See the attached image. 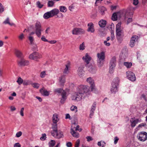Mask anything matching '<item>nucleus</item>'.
Instances as JSON below:
<instances>
[{
	"mask_svg": "<svg viewBox=\"0 0 147 147\" xmlns=\"http://www.w3.org/2000/svg\"><path fill=\"white\" fill-rule=\"evenodd\" d=\"M87 82L90 84V85L94 83V80L90 77L88 78L87 79Z\"/></svg>",
	"mask_w": 147,
	"mask_h": 147,
	"instance_id": "39",
	"label": "nucleus"
},
{
	"mask_svg": "<svg viewBox=\"0 0 147 147\" xmlns=\"http://www.w3.org/2000/svg\"><path fill=\"white\" fill-rule=\"evenodd\" d=\"M138 36L136 35L133 36L132 37L129 44L130 46L131 47H133L134 46L135 42L138 40Z\"/></svg>",
	"mask_w": 147,
	"mask_h": 147,
	"instance_id": "15",
	"label": "nucleus"
},
{
	"mask_svg": "<svg viewBox=\"0 0 147 147\" xmlns=\"http://www.w3.org/2000/svg\"><path fill=\"white\" fill-rule=\"evenodd\" d=\"M135 8L132 6H130L127 9V11H128L129 10H130L132 11H134L135 10Z\"/></svg>",
	"mask_w": 147,
	"mask_h": 147,
	"instance_id": "64",
	"label": "nucleus"
},
{
	"mask_svg": "<svg viewBox=\"0 0 147 147\" xmlns=\"http://www.w3.org/2000/svg\"><path fill=\"white\" fill-rule=\"evenodd\" d=\"M40 92L42 95L44 96H48L49 94V92L43 88L40 90Z\"/></svg>",
	"mask_w": 147,
	"mask_h": 147,
	"instance_id": "20",
	"label": "nucleus"
},
{
	"mask_svg": "<svg viewBox=\"0 0 147 147\" xmlns=\"http://www.w3.org/2000/svg\"><path fill=\"white\" fill-rule=\"evenodd\" d=\"M75 125V123H74L72 125L71 129V133L74 137L77 138L79 137V134L78 133L76 132L74 129L75 127V126L74 125Z\"/></svg>",
	"mask_w": 147,
	"mask_h": 147,
	"instance_id": "16",
	"label": "nucleus"
},
{
	"mask_svg": "<svg viewBox=\"0 0 147 147\" xmlns=\"http://www.w3.org/2000/svg\"><path fill=\"white\" fill-rule=\"evenodd\" d=\"M52 17L55 16H57V17L58 18H63V15L61 13H60V16H57V15L59 13V11L58 9L55 8L50 11Z\"/></svg>",
	"mask_w": 147,
	"mask_h": 147,
	"instance_id": "10",
	"label": "nucleus"
},
{
	"mask_svg": "<svg viewBox=\"0 0 147 147\" xmlns=\"http://www.w3.org/2000/svg\"><path fill=\"white\" fill-rule=\"evenodd\" d=\"M90 87L92 91H95L96 90V88L94 83L91 84Z\"/></svg>",
	"mask_w": 147,
	"mask_h": 147,
	"instance_id": "48",
	"label": "nucleus"
},
{
	"mask_svg": "<svg viewBox=\"0 0 147 147\" xmlns=\"http://www.w3.org/2000/svg\"><path fill=\"white\" fill-rule=\"evenodd\" d=\"M41 40L44 42H48V40L46 39L45 36H42L41 38Z\"/></svg>",
	"mask_w": 147,
	"mask_h": 147,
	"instance_id": "63",
	"label": "nucleus"
},
{
	"mask_svg": "<svg viewBox=\"0 0 147 147\" xmlns=\"http://www.w3.org/2000/svg\"><path fill=\"white\" fill-rule=\"evenodd\" d=\"M52 119L53 123L55 124H56L59 120V115L57 113L53 115Z\"/></svg>",
	"mask_w": 147,
	"mask_h": 147,
	"instance_id": "19",
	"label": "nucleus"
},
{
	"mask_svg": "<svg viewBox=\"0 0 147 147\" xmlns=\"http://www.w3.org/2000/svg\"><path fill=\"white\" fill-rule=\"evenodd\" d=\"M146 124L145 123H142L139 124L138 126V128H142V127L146 126Z\"/></svg>",
	"mask_w": 147,
	"mask_h": 147,
	"instance_id": "52",
	"label": "nucleus"
},
{
	"mask_svg": "<svg viewBox=\"0 0 147 147\" xmlns=\"http://www.w3.org/2000/svg\"><path fill=\"white\" fill-rule=\"evenodd\" d=\"M124 65L127 68H129L132 66V63L130 62H124Z\"/></svg>",
	"mask_w": 147,
	"mask_h": 147,
	"instance_id": "41",
	"label": "nucleus"
},
{
	"mask_svg": "<svg viewBox=\"0 0 147 147\" xmlns=\"http://www.w3.org/2000/svg\"><path fill=\"white\" fill-rule=\"evenodd\" d=\"M46 75V71H44L40 72V76L41 78H45Z\"/></svg>",
	"mask_w": 147,
	"mask_h": 147,
	"instance_id": "38",
	"label": "nucleus"
},
{
	"mask_svg": "<svg viewBox=\"0 0 147 147\" xmlns=\"http://www.w3.org/2000/svg\"><path fill=\"white\" fill-rule=\"evenodd\" d=\"M60 11L63 13H65L67 11V8L65 6H61L59 8Z\"/></svg>",
	"mask_w": 147,
	"mask_h": 147,
	"instance_id": "28",
	"label": "nucleus"
},
{
	"mask_svg": "<svg viewBox=\"0 0 147 147\" xmlns=\"http://www.w3.org/2000/svg\"><path fill=\"white\" fill-rule=\"evenodd\" d=\"M123 12L122 11L115 12L112 15L111 19L113 21H115L117 20L118 18H121Z\"/></svg>",
	"mask_w": 147,
	"mask_h": 147,
	"instance_id": "9",
	"label": "nucleus"
},
{
	"mask_svg": "<svg viewBox=\"0 0 147 147\" xmlns=\"http://www.w3.org/2000/svg\"><path fill=\"white\" fill-rule=\"evenodd\" d=\"M31 48L32 49L33 51L38 50V47L37 45L34 43L32 44H31Z\"/></svg>",
	"mask_w": 147,
	"mask_h": 147,
	"instance_id": "30",
	"label": "nucleus"
},
{
	"mask_svg": "<svg viewBox=\"0 0 147 147\" xmlns=\"http://www.w3.org/2000/svg\"><path fill=\"white\" fill-rule=\"evenodd\" d=\"M24 38V35L23 33H21L18 36V38L21 40H22Z\"/></svg>",
	"mask_w": 147,
	"mask_h": 147,
	"instance_id": "45",
	"label": "nucleus"
},
{
	"mask_svg": "<svg viewBox=\"0 0 147 147\" xmlns=\"http://www.w3.org/2000/svg\"><path fill=\"white\" fill-rule=\"evenodd\" d=\"M35 34L38 37L40 38L41 36V32L42 31L40 23L39 21H36L35 24Z\"/></svg>",
	"mask_w": 147,
	"mask_h": 147,
	"instance_id": "3",
	"label": "nucleus"
},
{
	"mask_svg": "<svg viewBox=\"0 0 147 147\" xmlns=\"http://www.w3.org/2000/svg\"><path fill=\"white\" fill-rule=\"evenodd\" d=\"M85 32L84 30L81 28H75L72 30V34H73L78 35L84 34Z\"/></svg>",
	"mask_w": 147,
	"mask_h": 147,
	"instance_id": "11",
	"label": "nucleus"
},
{
	"mask_svg": "<svg viewBox=\"0 0 147 147\" xmlns=\"http://www.w3.org/2000/svg\"><path fill=\"white\" fill-rule=\"evenodd\" d=\"M91 59V57L88 53L86 54L85 56L83 57V59L87 64L89 63V61Z\"/></svg>",
	"mask_w": 147,
	"mask_h": 147,
	"instance_id": "21",
	"label": "nucleus"
},
{
	"mask_svg": "<svg viewBox=\"0 0 147 147\" xmlns=\"http://www.w3.org/2000/svg\"><path fill=\"white\" fill-rule=\"evenodd\" d=\"M23 84L25 86L29 85L31 84V81L29 80H24Z\"/></svg>",
	"mask_w": 147,
	"mask_h": 147,
	"instance_id": "36",
	"label": "nucleus"
},
{
	"mask_svg": "<svg viewBox=\"0 0 147 147\" xmlns=\"http://www.w3.org/2000/svg\"><path fill=\"white\" fill-rule=\"evenodd\" d=\"M52 17V16L50 11L45 13L43 16V17L45 19H47Z\"/></svg>",
	"mask_w": 147,
	"mask_h": 147,
	"instance_id": "25",
	"label": "nucleus"
},
{
	"mask_svg": "<svg viewBox=\"0 0 147 147\" xmlns=\"http://www.w3.org/2000/svg\"><path fill=\"white\" fill-rule=\"evenodd\" d=\"M22 134V132L21 131H19L17 132L16 134V136L17 138L20 137Z\"/></svg>",
	"mask_w": 147,
	"mask_h": 147,
	"instance_id": "54",
	"label": "nucleus"
},
{
	"mask_svg": "<svg viewBox=\"0 0 147 147\" xmlns=\"http://www.w3.org/2000/svg\"><path fill=\"white\" fill-rule=\"evenodd\" d=\"M103 0H96L95 2V5L97 6L98 4L100 3Z\"/></svg>",
	"mask_w": 147,
	"mask_h": 147,
	"instance_id": "57",
	"label": "nucleus"
},
{
	"mask_svg": "<svg viewBox=\"0 0 147 147\" xmlns=\"http://www.w3.org/2000/svg\"><path fill=\"white\" fill-rule=\"evenodd\" d=\"M52 0H49L48 2V6L49 7H53L54 5V2Z\"/></svg>",
	"mask_w": 147,
	"mask_h": 147,
	"instance_id": "37",
	"label": "nucleus"
},
{
	"mask_svg": "<svg viewBox=\"0 0 147 147\" xmlns=\"http://www.w3.org/2000/svg\"><path fill=\"white\" fill-rule=\"evenodd\" d=\"M28 38L30 41V44H32L34 43V39L33 36H29Z\"/></svg>",
	"mask_w": 147,
	"mask_h": 147,
	"instance_id": "46",
	"label": "nucleus"
},
{
	"mask_svg": "<svg viewBox=\"0 0 147 147\" xmlns=\"http://www.w3.org/2000/svg\"><path fill=\"white\" fill-rule=\"evenodd\" d=\"M116 36L117 39L119 41L122 40L124 36L123 30L116 32Z\"/></svg>",
	"mask_w": 147,
	"mask_h": 147,
	"instance_id": "12",
	"label": "nucleus"
},
{
	"mask_svg": "<svg viewBox=\"0 0 147 147\" xmlns=\"http://www.w3.org/2000/svg\"><path fill=\"white\" fill-rule=\"evenodd\" d=\"M97 57L98 58V63L99 66H101L103 64V62H102L104 60L105 58V53L104 52H102L97 54Z\"/></svg>",
	"mask_w": 147,
	"mask_h": 147,
	"instance_id": "5",
	"label": "nucleus"
},
{
	"mask_svg": "<svg viewBox=\"0 0 147 147\" xmlns=\"http://www.w3.org/2000/svg\"><path fill=\"white\" fill-rule=\"evenodd\" d=\"M80 144V140L79 139H78L76 141L75 144V147H79Z\"/></svg>",
	"mask_w": 147,
	"mask_h": 147,
	"instance_id": "51",
	"label": "nucleus"
},
{
	"mask_svg": "<svg viewBox=\"0 0 147 147\" xmlns=\"http://www.w3.org/2000/svg\"><path fill=\"white\" fill-rule=\"evenodd\" d=\"M3 23L5 24H8L11 26L14 25L13 23H11L10 22L9 19V18H7L4 21Z\"/></svg>",
	"mask_w": 147,
	"mask_h": 147,
	"instance_id": "32",
	"label": "nucleus"
},
{
	"mask_svg": "<svg viewBox=\"0 0 147 147\" xmlns=\"http://www.w3.org/2000/svg\"><path fill=\"white\" fill-rule=\"evenodd\" d=\"M78 71V74L79 76L80 77H82L84 74V71L83 70V68L82 67H79Z\"/></svg>",
	"mask_w": 147,
	"mask_h": 147,
	"instance_id": "26",
	"label": "nucleus"
},
{
	"mask_svg": "<svg viewBox=\"0 0 147 147\" xmlns=\"http://www.w3.org/2000/svg\"><path fill=\"white\" fill-rule=\"evenodd\" d=\"M105 144V143L104 142L101 141L98 142V145L100 146L103 147L104 146Z\"/></svg>",
	"mask_w": 147,
	"mask_h": 147,
	"instance_id": "50",
	"label": "nucleus"
},
{
	"mask_svg": "<svg viewBox=\"0 0 147 147\" xmlns=\"http://www.w3.org/2000/svg\"><path fill=\"white\" fill-rule=\"evenodd\" d=\"M128 78L130 80L134 81L136 80V77L134 74L132 72L128 71L126 73Z\"/></svg>",
	"mask_w": 147,
	"mask_h": 147,
	"instance_id": "13",
	"label": "nucleus"
},
{
	"mask_svg": "<svg viewBox=\"0 0 147 147\" xmlns=\"http://www.w3.org/2000/svg\"><path fill=\"white\" fill-rule=\"evenodd\" d=\"M137 137L140 141H144L147 138V133L144 131L140 132L138 134Z\"/></svg>",
	"mask_w": 147,
	"mask_h": 147,
	"instance_id": "7",
	"label": "nucleus"
},
{
	"mask_svg": "<svg viewBox=\"0 0 147 147\" xmlns=\"http://www.w3.org/2000/svg\"><path fill=\"white\" fill-rule=\"evenodd\" d=\"M32 85L33 87L36 88H38L40 86V84L36 83H33L32 84Z\"/></svg>",
	"mask_w": 147,
	"mask_h": 147,
	"instance_id": "43",
	"label": "nucleus"
},
{
	"mask_svg": "<svg viewBox=\"0 0 147 147\" xmlns=\"http://www.w3.org/2000/svg\"><path fill=\"white\" fill-rule=\"evenodd\" d=\"M4 11V7L2 3H0V13H2Z\"/></svg>",
	"mask_w": 147,
	"mask_h": 147,
	"instance_id": "47",
	"label": "nucleus"
},
{
	"mask_svg": "<svg viewBox=\"0 0 147 147\" xmlns=\"http://www.w3.org/2000/svg\"><path fill=\"white\" fill-rule=\"evenodd\" d=\"M141 121V119H135L134 118H132L130 120L131 126L132 127H134L136 126V123L138 122H140Z\"/></svg>",
	"mask_w": 147,
	"mask_h": 147,
	"instance_id": "17",
	"label": "nucleus"
},
{
	"mask_svg": "<svg viewBox=\"0 0 147 147\" xmlns=\"http://www.w3.org/2000/svg\"><path fill=\"white\" fill-rule=\"evenodd\" d=\"M71 111L76 112L77 111V107L75 106H72L71 108Z\"/></svg>",
	"mask_w": 147,
	"mask_h": 147,
	"instance_id": "49",
	"label": "nucleus"
},
{
	"mask_svg": "<svg viewBox=\"0 0 147 147\" xmlns=\"http://www.w3.org/2000/svg\"><path fill=\"white\" fill-rule=\"evenodd\" d=\"M55 143V140H51L49 143V145L50 147H53V146Z\"/></svg>",
	"mask_w": 147,
	"mask_h": 147,
	"instance_id": "35",
	"label": "nucleus"
},
{
	"mask_svg": "<svg viewBox=\"0 0 147 147\" xmlns=\"http://www.w3.org/2000/svg\"><path fill=\"white\" fill-rule=\"evenodd\" d=\"M62 98L61 100V103H63L64 101L66 99L67 96L66 93L65 91L63 90L61 93Z\"/></svg>",
	"mask_w": 147,
	"mask_h": 147,
	"instance_id": "22",
	"label": "nucleus"
},
{
	"mask_svg": "<svg viewBox=\"0 0 147 147\" xmlns=\"http://www.w3.org/2000/svg\"><path fill=\"white\" fill-rule=\"evenodd\" d=\"M86 138L87 139V141L88 142H90L92 141L93 140L92 138L90 136H88L86 137Z\"/></svg>",
	"mask_w": 147,
	"mask_h": 147,
	"instance_id": "60",
	"label": "nucleus"
},
{
	"mask_svg": "<svg viewBox=\"0 0 147 147\" xmlns=\"http://www.w3.org/2000/svg\"><path fill=\"white\" fill-rule=\"evenodd\" d=\"M66 145L67 147H71L72 146V144L70 142H67Z\"/></svg>",
	"mask_w": 147,
	"mask_h": 147,
	"instance_id": "62",
	"label": "nucleus"
},
{
	"mask_svg": "<svg viewBox=\"0 0 147 147\" xmlns=\"http://www.w3.org/2000/svg\"><path fill=\"white\" fill-rule=\"evenodd\" d=\"M115 38V36L114 32H112L111 33V40H113Z\"/></svg>",
	"mask_w": 147,
	"mask_h": 147,
	"instance_id": "58",
	"label": "nucleus"
},
{
	"mask_svg": "<svg viewBox=\"0 0 147 147\" xmlns=\"http://www.w3.org/2000/svg\"><path fill=\"white\" fill-rule=\"evenodd\" d=\"M115 60L114 59H113L111 61L110 64L111 67H115Z\"/></svg>",
	"mask_w": 147,
	"mask_h": 147,
	"instance_id": "33",
	"label": "nucleus"
},
{
	"mask_svg": "<svg viewBox=\"0 0 147 147\" xmlns=\"http://www.w3.org/2000/svg\"><path fill=\"white\" fill-rule=\"evenodd\" d=\"M63 90V89L58 88L55 89L54 92L56 93H62Z\"/></svg>",
	"mask_w": 147,
	"mask_h": 147,
	"instance_id": "40",
	"label": "nucleus"
},
{
	"mask_svg": "<svg viewBox=\"0 0 147 147\" xmlns=\"http://www.w3.org/2000/svg\"><path fill=\"white\" fill-rule=\"evenodd\" d=\"M60 82L61 83H64L65 81V78L64 77H62L60 80Z\"/></svg>",
	"mask_w": 147,
	"mask_h": 147,
	"instance_id": "56",
	"label": "nucleus"
},
{
	"mask_svg": "<svg viewBox=\"0 0 147 147\" xmlns=\"http://www.w3.org/2000/svg\"><path fill=\"white\" fill-rule=\"evenodd\" d=\"M99 10L102 14H103L105 11L107 10V9L104 7L100 6L99 7Z\"/></svg>",
	"mask_w": 147,
	"mask_h": 147,
	"instance_id": "29",
	"label": "nucleus"
},
{
	"mask_svg": "<svg viewBox=\"0 0 147 147\" xmlns=\"http://www.w3.org/2000/svg\"><path fill=\"white\" fill-rule=\"evenodd\" d=\"M46 138V135L45 134H42V136L40 138V139L42 140H44Z\"/></svg>",
	"mask_w": 147,
	"mask_h": 147,
	"instance_id": "53",
	"label": "nucleus"
},
{
	"mask_svg": "<svg viewBox=\"0 0 147 147\" xmlns=\"http://www.w3.org/2000/svg\"><path fill=\"white\" fill-rule=\"evenodd\" d=\"M119 82V80L118 78H116L113 80L112 83L111 90L112 92H115L117 91V86L118 85Z\"/></svg>",
	"mask_w": 147,
	"mask_h": 147,
	"instance_id": "6",
	"label": "nucleus"
},
{
	"mask_svg": "<svg viewBox=\"0 0 147 147\" xmlns=\"http://www.w3.org/2000/svg\"><path fill=\"white\" fill-rule=\"evenodd\" d=\"M21 145L19 143H15L13 145V147H21Z\"/></svg>",
	"mask_w": 147,
	"mask_h": 147,
	"instance_id": "59",
	"label": "nucleus"
},
{
	"mask_svg": "<svg viewBox=\"0 0 147 147\" xmlns=\"http://www.w3.org/2000/svg\"><path fill=\"white\" fill-rule=\"evenodd\" d=\"M133 4L135 5H137L138 3V0H133Z\"/></svg>",
	"mask_w": 147,
	"mask_h": 147,
	"instance_id": "61",
	"label": "nucleus"
},
{
	"mask_svg": "<svg viewBox=\"0 0 147 147\" xmlns=\"http://www.w3.org/2000/svg\"><path fill=\"white\" fill-rule=\"evenodd\" d=\"M53 129V130L51 132V134L53 137L58 139H60L63 137V135L62 132L57 129V125Z\"/></svg>",
	"mask_w": 147,
	"mask_h": 147,
	"instance_id": "1",
	"label": "nucleus"
},
{
	"mask_svg": "<svg viewBox=\"0 0 147 147\" xmlns=\"http://www.w3.org/2000/svg\"><path fill=\"white\" fill-rule=\"evenodd\" d=\"M121 22H119L116 25V32L122 30L121 28Z\"/></svg>",
	"mask_w": 147,
	"mask_h": 147,
	"instance_id": "27",
	"label": "nucleus"
},
{
	"mask_svg": "<svg viewBox=\"0 0 147 147\" xmlns=\"http://www.w3.org/2000/svg\"><path fill=\"white\" fill-rule=\"evenodd\" d=\"M24 108L22 107L21 108L20 112V113L21 116L23 117L24 116Z\"/></svg>",
	"mask_w": 147,
	"mask_h": 147,
	"instance_id": "55",
	"label": "nucleus"
},
{
	"mask_svg": "<svg viewBox=\"0 0 147 147\" xmlns=\"http://www.w3.org/2000/svg\"><path fill=\"white\" fill-rule=\"evenodd\" d=\"M85 48V44L84 42H82L79 46V49L80 50L83 51Z\"/></svg>",
	"mask_w": 147,
	"mask_h": 147,
	"instance_id": "34",
	"label": "nucleus"
},
{
	"mask_svg": "<svg viewBox=\"0 0 147 147\" xmlns=\"http://www.w3.org/2000/svg\"><path fill=\"white\" fill-rule=\"evenodd\" d=\"M88 91V89L86 86L81 85L78 86L76 88V91L78 94H81L82 95L84 93H87Z\"/></svg>",
	"mask_w": 147,
	"mask_h": 147,
	"instance_id": "4",
	"label": "nucleus"
},
{
	"mask_svg": "<svg viewBox=\"0 0 147 147\" xmlns=\"http://www.w3.org/2000/svg\"><path fill=\"white\" fill-rule=\"evenodd\" d=\"M88 28L87 31L91 33H93L94 32L95 30L93 24L92 22L88 24Z\"/></svg>",
	"mask_w": 147,
	"mask_h": 147,
	"instance_id": "18",
	"label": "nucleus"
},
{
	"mask_svg": "<svg viewBox=\"0 0 147 147\" xmlns=\"http://www.w3.org/2000/svg\"><path fill=\"white\" fill-rule=\"evenodd\" d=\"M70 63H68L66 65V67L64 70V72L65 73H67L68 72L69 68H70Z\"/></svg>",
	"mask_w": 147,
	"mask_h": 147,
	"instance_id": "31",
	"label": "nucleus"
},
{
	"mask_svg": "<svg viewBox=\"0 0 147 147\" xmlns=\"http://www.w3.org/2000/svg\"><path fill=\"white\" fill-rule=\"evenodd\" d=\"M37 6L39 8H42L43 6V5L39 1L36 2Z\"/></svg>",
	"mask_w": 147,
	"mask_h": 147,
	"instance_id": "44",
	"label": "nucleus"
},
{
	"mask_svg": "<svg viewBox=\"0 0 147 147\" xmlns=\"http://www.w3.org/2000/svg\"><path fill=\"white\" fill-rule=\"evenodd\" d=\"M15 54L16 56L18 58H21L23 56L22 52L19 50H16L15 51Z\"/></svg>",
	"mask_w": 147,
	"mask_h": 147,
	"instance_id": "23",
	"label": "nucleus"
},
{
	"mask_svg": "<svg viewBox=\"0 0 147 147\" xmlns=\"http://www.w3.org/2000/svg\"><path fill=\"white\" fill-rule=\"evenodd\" d=\"M18 64L20 66H25L28 65L29 64V62L28 61L24 59H22L18 61Z\"/></svg>",
	"mask_w": 147,
	"mask_h": 147,
	"instance_id": "14",
	"label": "nucleus"
},
{
	"mask_svg": "<svg viewBox=\"0 0 147 147\" xmlns=\"http://www.w3.org/2000/svg\"><path fill=\"white\" fill-rule=\"evenodd\" d=\"M42 55L40 53L38 52H34L29 55L28 58L31 60L38 61L39 59L42 58Z\"/></svg>",
	"mask_w": 147,
	"mask_h": 147,
	"instance_id": "2",
	"label": "nucleus"
},
{
	"mask_svg": "<svg viewBox=\"0 0 147 147\" xmlns=\"http://www.w3.org/2000/svg\"><path fill=\"white\" fill-rule=\"evenodd\" d=\"M82 95L78 94L77 91L75 92L71 97L72 100L76 101H79L81 100L82 98Z\"/></svg>",
	"mask_w": 147,
	"mask_h": 147,
	"instance_id": "8",
	"label": "nucleus"
},
{
	"mask_svg": "<svg viewBox=\"0 0 147 147\" xmlns=\"http://www.w3.org/2000/svg\"><path fill=\"white\" fill-rule=\"evenodd\" d=\"M17 82L19 85H21L22 83H23V80L21 78L19 77L18 78Z\"/></svg>",
	"mask_w": 147,
	"mask_h": 147,
	"instance_id": "42",
	"label": "nucleus"
},
{
	"mask_svg": "<svg viewBox=\"0 0 147 147\" xmlns=\"http://www.w3.org/2000/svg\"><path fill=\"white\" fill-rule=\"evenodd\" d=\"M99 25L100 27H104L106 24V21L103 20H101L98 22Z\"/></svg>",
	"mask_w": 147,
	"mask_h": 147,
	"instance_id": "24",
	"label": "nucleus"
}]
</instances>
